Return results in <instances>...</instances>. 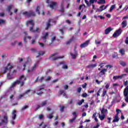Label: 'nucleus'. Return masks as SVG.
I'll list each match as a JSON object with an SVG mask.
<instances>
[{"label": "nucleus", "mask_w": 128, "mask_h": 128, "mask_svg": "<svg viewBox=\"0 0 128 128\" xmlns=\"http://www.w3.org/2000/svg\"><path fill=\"white\" fill-rule=\"evenodd\" d=\"M26 80V78L24 75H22L18 78V80L14 82L10 86V88H16V84H20V86H24V82Z\"/></svg>", "instance_id": "obj_1"}, {"label": "nucleus", "mask_w": 128, "mask_h": 128, "mask_svg": "<svg viewBox=\"0 0 128 128\" xmlns=\"http://www.w3.org/2000/svg\"><path fill=\"white\" fill-rule=\"evenodd\" d=\"M28 24L32 26L30 27V32H38V33L40 32V28H36V30H34V20H30L27 21L26 24V26H28Z\"/></svg>", "instance_id": "obj_2"}, {"label": "nucleus", "mask_w": 128, "mask_h": 128, "mask_svg": "<svg viewBox=\"0 0 128 128\" xmlns=\"http://www.w3.org/2000/svg\"><path fill=\"white\" fill-rule=\"evenodd\" d=\"M108 112V109H104V108H102L101 110V114H99L98 118H100V120H104V118H106V114Z\"/></svg>", "instance_id": "obj_3"}, {"label": "nucleus", "mask_w": 128, "mask_h": 128, "mask_svg": "<svg viewBox=\"0 0 128 128\" xmlns=\"http://www.w3.org/2000/svg\"><path fill=\"white\" fill-rule=\"evenodd\" d=\"M24 16H26L27 18H30V16H36V12H34L30 10L28 12H22Z\"/></svg>", "instance_id": "obj_4"}, {"label": "nucleus", "mask_w": 128, "mask_h": 128, "mask_svg": "<svg viewBox=\"0 0 128 128\" xmlns=\"http://www.w3.org/2000/svg\"><path fill=\"white\" fill-rule=\"evenodd\" d=\"M124 96L125 98V102H128V86L124 89Z\"/></svg>", "instance_id": "obj_5"}, {"label": "nucleus", "mask_w": 128, "mask_h": 128, "mask_svg": "<svg viewBox=\"0 0 128 128\" xmlns=\"http://www.w3.org/2000/svg\"><path fill=\"white\" fill-rule=\"evenodd\" d=\"M8 117L7 115H4V120H2L0 122V126H2L4 124H8Z\"/></svg>", "instance_id": "obj_6"}, {"label": "nucleus", "mask_w": 128, "mask_h": 128, "mask_svg": "<svg viewBox=\"0 0 128 128\" xmlns=\"http://www.w3.org/2000/svg\"><path fill=\"white\" fill-rule=\"evenodd\" d=\"M58 53H54V54H52V55H51L50 57H49V60L52 58V60H59V58H64V56H58V57H53L52 56H57Z\"/></svg>", "instance_id": "obj_7"}, {"label": "nucleus", "mask_w": 128, "mask_h": 128, "mask_svg": "<svg viewBox=\"0 0 128 128\" xmlns=\"http://www.w3.org/2000/svg\"><path fill=\"white\" fill-rule=\"evenodd\" d=\"M12 68H14V66L10 65V63H8L7 66L4 68L3 74H6L8 70H10V72Z\"/></svg>", "instance_id": "obj_8"}, {"label": "nucleus", "mask_w": 128, "mask_h": 128, "mask_svg": "<svg viewBox=\"0 0 128 128\" xmlns=\"http://www.w3.org/2000/svg\"><path fill=\"white\" fill-rule=\"evenodd\" d=\"M122 32V30L121 28L118 29L116 32L113 34V38H118L120 34Z\"/></svg>", "instance_id": "obj_9"}, {"label": "nucleus", "mask_w": 128, "mask_h": 128, "mask_svg": "<svg viewBox=\"0 0 128 128\" xmlns=\"http://www.w3.org/2000/svg\"><path fill=\"white\" fill-rule=\"evenodd\" d=\"M44 90V88L40 86L38 87L37 90H36V94H38V96H42L44 92L42 90Z\"/></svg>", "instance_id": "obj_10"}, {"label": "nucleus", "mask_w": 128, "mask_h": 128, "mask_svg": "<svg viewBox=\"0 0 128 128\" xmlns=\"http://www.w3.org/2000/svg\"><path fill=\"white\" fill-rule=\"evenodd\" d=\"M58 94L60 96H62L65 98H68V96H66V91L64 90H60L58 92Z\"/></svg>", "instance_id": "obj_11"}, {"label": "nucleus", "mask_w": 128, "mask_h": 128, "mask_svg": "<svg viewBox=\"0 0 128 128\" xmlns=\"http://www.w3.org/2000/svg\"><path fill=\"white\" fill-rule=\"evenodd\" d=\"M84 2L87 4L88 6H90L92 4H94V2H98V0H90L89 2L88 1V0H84Z\"/></svg>", "instance_id": "obj_12"}, {"label": "nucleus", "mask_w": 128, "mask_h": 128, "mask_svg": "<svg viewBox=\"0 0 128 128\" xmlns=\"http://www.w3.org/2000/svg\"><path fill=\"white\" fill-rule=\"evenodd\" d=\"M72 115L74 116V117L72 119L69 120L70 124H72V122H74L76 120V118H78V116H76V112H73Z\"/></svg>", "instance_id": "obj_13"}, {"label": "nucleus", "mask_w": 128, "mask_h": 128, "mask_svg": "<svg viewBox=\"0 0 128 128\" xmlns=\"http://www.w3.org/2000/svg\"><path fill=\"white\" fill-rule=\"evenodd\" d=\"M108 72V69H106V68L102 69L98 73V76L100 78H102V76H104V74H106V72Z\"/></svg>", "instance_id": "obj_14"}, {"label": "nucleus", "mask_w": 128, "mask_h": 128, "mask_svg": "<svg viewBox=\"0 0 128 128\" xmlns=\"http://www.w3.org/2000/svg\"><path fill=\"white\" fill-rule=\"evenodd\" d=\"M38 66V62H36L34 64V66L31 68V70H28V72H34V70H36V66Z\"/></svg>", "instance_id": "obj_15"}, {"label": "nucleus", "mask_w": 128, "mask_h": 128, "mask_svg": "<svg viewBox=\"0 0 128 128\" xmlns=\"http://www.w3.org/2000/svg\"><path fill=\"white\" fill-rule=\"evenodd\" d=\"M90 40H88L86 41L84 43L80 44V48H86L90 44Z\"/></svg>", "instance_id": "obj_16"}, {"label": "nucleus", "mask_w": 128, "mask_h": 128, "mask_svg": "<svg viewBox=\"0 0 128 128\" xmlns=\"http://www.w3.org/2000/svg\"><path fill=\"white\" fill-rule=\"evenodd\" d=\"M61 64H63L62 68H63L64 70H68V65H66V64H64V62H60L58 64V66H61Z\"/></svg>", "instance_id": "obj_17"}, {"label": "nucleus", "mask_w": 128, "mask_h": 128, "mask_svg": "<svg viewBox=\"0 0 128 128\" xmlns=\"http://www.w3.org/2000/svg\"><path fill=\"white\" fill-rule=\"evenodd\" d=\"M70 56H72V60H74L76 56H78V53L76 52V48L74 49V54H73L72 52H70Z\"/></svg>", "instance_id": "obj_18"}, {"label": "nucleus", "mask_w": 128, "mask_h": 128, "mask_svg": "<svg viewBox=\"0 0 128 128\" xmlns=\"http://www.w3.org/2000/svg\"><path fill=\"white\" fill-rule=\"evenodd\" d=\"M48 38V32H46L44 34V36L42 37V40H43L44 42H46V38Z\"/></svg>", "instance_id": "obj_19"}, {"label": "nucleus", "mask_w": 128, "mask_h": 128, "mask_svg": "<svg viewBox=\"0 0 128 128\" xmlns=\"http://www.w3.org/2000/svg\"><path fill=\"white\" fill-rule=\"evenodd\" d=\"M56 4H58L56 2H50V8L52 10H54V6H56Z\"/></svg>", "instance_id": "obj_20"}, {"label": "nucleus", "mask_w": 128, "mask_h": 128, "mask_svg": "<svg viewBox=\"0 0 128 128\" xmlns=\"http://www.w3.org/2000/svg\"><path fill=\"white\" fill-rule=\"evenodd\" d=\"M104 5L101 6L98 8L96 10V12H102V10H104Z\"/></svg>", "instance_id": "obj_21"}, {"label": "nucleus", "mask_w": 128, "mask_h": 128, "mask_svg": "<svg viewBox=\"0 0 128 128\" xmlns=\"http://www.w3.org/2000/svg\"><path fill=\"white\" fill-rule=\"evenodd\" d=\"M112 30H114V28H112L110 27H108V28L106 29V30L104 31L105 34H110V32H112Z\"/></svg>", "instance_id": "obj_22"}, {"label": "nucleus", "mask_w": 128, "mask_h": 128, "mask_svg": "<svg viewBox=\"0 0 128 128\" xmlns=\"http://www.w3.org/2000/svg\"><path fill=\"white\" fill-rule=\"evenodd\" d=\"M16 110H14L12 112V120H16Z\"/></svg>", "instance_id": "obj_23"}, {"label": "nucleus", "mask_w": 128, "mask_h": 128, "mask_svg": "<svg viewBox=\"0 0 128 128\" xmlns=\"http://www.w3.org/2000/svg\"><path fill=\"white\" fill-rule=\"evenodd\" d=\"M30 92V90H26L24 93L23 94H20L19 96V98H22V96H24L25 94H28V92Z\"/></svg>", "instance_id": "obj_24"}, {"label": "nucleus", "mask_w": 128, "mask_h": 128, "mask_svg": "<svg viewBox=\"0 0 128 128\" xmlns=\"http://www.w3.org/2000/svg\"><path fill=\"white\" fill-rule=\"evenodd\" d=\"M64 0H62L61 4V6H60V12H64Z\"/></svg>", "instance_id": "obj_25"}, {"label": "nucleus", "mask_w": 128, "mask_h": 128, "mask_svg": "<svg viewBox=\"0 0 128 128\" xmlns=\"http://www.w3.org/2000/svg\"><path fill=\"white\" fill-rule=\"evenodd\" d=\"M119 52L120 54L122 56L126 54V50L124 48H121L119 50Z\"/></svg>", "instance_id": "obj_26"}, {"label": "nucleus", "mask_w": 128, "mask_h": 128, "mask_svg": "<svg viewBox=\"0 0 128 128\" xmlns=\"http://www.w3.org/2000/svg\"><path fill=\"white\" fill-rule=\"evenodd\" d=\"M120 120V118H118V115H115L114 116V119L112 120L113 122H118Z\"/></svg>", "instance_id": "obj_27"}, {"label": "nucleus", "mask_w": 128, "mask_h": 128, "mask_svg": "<svg viewBox=\"0 0 128 128\" xmlns=\"http://www.w3.org/2000/svg\"><path fill=\"white\" fill-rule=\"evenodd\" d=\"M96 63L94 64H90L87 66L88 68H94L96 66Z\"/></svg>", "instance_id": "obj_28"}, {"label": "nucleus", "mask_w": 128, "mask_h": 128, "mask_svg": "<svg viewBox=\"0 0 128 128\" xmlns=\"http://www.w3.org/2000/svg\"><path fill=\"white\" fill-rule=\"evenodd\" d=\"M52 22V20L49 19L48 22L46 23V28H45V30H48V28H50V22Z\"/></svg>", "instance_id": "obj_29"}, {"label": "nucleus", "mask_w": 128, "mask_h": 128, "mask_svg": "<svg viewBox=\"0 0 128 128\" xmlns=\"http://www.w3.org/2000/svg\"><path fill=\"white\" fill-rule=\"evenodd\" d=\"M74 40V36H72L71 38H70L68 41L66 42V44H67V46L68 44H70Z\"/></svg>", "instance_id": "obj_30"}, {"label": "nucleus", "mask_w": 128, "mask_h": 128, "mask_svg": "<svg viewBox=\"0 0 128 128\" xmlns=\"http://www.w3.org/2000/svg\"><path fill=\"white\" fill-rule=\"evenodd\" d=\"M104 64H106V62H102L100 65L99 66H100V68H98V70H101L100 68H102L104 66Z\"/></svg>", "instance_id": "obj_31"}, {"label": "nucleus", "mask_w": 128, "mask_h": 128, "mask_svg": "<svg viewBox=\"0 0 128 128\" xmlns=\"http://www.w3.org/2000/svg\"><path fill=\"white\" fill-rule=\"evenodd\" d=\"M54 112H53L49 114L48 116H47V118H48L49 120H52V118H54Z\"/></svg>", "instance_id": "obj_32"}, {"label": "nucleus", "mask_w": 128, "mask_h": 128, "mask_svg": "<svg viewBox=\"0 0 128 128\" xmlns=\"http://www.w3.org/2000/svg\"><path fill=\"white\" fill-rule=\"evenodd\" d=\"M121 24L122 26V28H126V26H128V22L126 20L122 21Z\"/></svg>", "instance_id": "obj_33"}, {"label": "nucleus", "mask_w": 128, "mask_h": 128, "mask_svg": "<svg viewBox=\"0 0 128 128\" xmlns=\"http://www.w3.org/2000/svg\"><path fill=\"white\" fill-rule=\"evenodd\" d=\"M40 6H37L36 10V12L38 13V15L40 14Z\"/></svg>", "instance_id": "obj_34"}, {"label": "nucleus", "mask_w": 128, "mask_h": 128, "mask_svg": "<svg viewBox=\"0 0 128 128\" xmlns=\"http://www.w3.org/2000/svg\"><path fill=\"white\" fill-rule=\"evenodd\" d=\"M46 104H48V101H44V102H42L40 106H41V108H44V106H46Z\"/></svg>", "instance_id": "obj_35"}, {"label": "nucleus", "mask_w": 128, "mask_h": 128, "mask_svg": "<svg viewBox=\"0 0 128 128\" xmlns=\"http://www.w3.org/2000/svg\"><path fill=\"white\" fill-rule=\"evenodd\" d=\"M98 3L99 4H106V0H98Z\"/></svg>", "instance_id": "obj_36"}, {"label": "nucleus", "mask_w": 128, "mask_h": 128, "mask_svg": "<svg viewBox=\"0 0 128 128\" xmlns=\"http://www.w3.org/2000/svg\"><path fill=\"white\" fill-rule=\"evenodd\" d=\"M120 64L122 66H126V62L124 61L120 60Z\"/></svg>", "instance_id": "obj_37"}, {"label": "nucleus", "mask_w": 128, "mask_h": 128, "mask_svg": "<svg viewBox=\"0 0 128 128\" xmlns=\"http://www.w3.org/2000/svg\"><path fill=\"white\" fill-rule=\"evenodd\" d=\"M27 108H28V105L24 106L22 108L20 112H24V110H26Z\"/></svg>", "instance_id": "obj_38"}, {"label": "nucleus", "mask_w": 128, "mask_h": 128, "mask_svg": "<svg viewBox=\"0 0 128 128\" xmlns=\"http://www.w3.org/2000/svg\"><path fill=\"white\" fill-rule=\"evenodd\" d=\"M94 18H96V20L98 19V18H100V20H104V17L102 16H94Z\"/></svg>", "instance_id": "obj_39"}, {"label": "nucleus", "mask_w": 128, "mask_h": 128, "mask_svg": "<svg viewBox=\"0 0 128 128\" xmlns=\"http://www.w3.org/2000/svg\"><path fill=\"white\" fill-rule=\"evenodd\" d=\"M7 78L8 80H12V76L10 75V72L7 74Z\"/></svg>", "instance_id": "obj_40"}, {"label": "nucleus", "mask_w": 128, "mask_h": 128, "mask_svg": "<svg viewBox=\"0 0 128 128\" xmlns=\"http://www.w3.org/2000/svg\"><path fill=\"white\" fill-rule=\"evenodd\" d=\"M38 56H36V58H38L40 56H44V52L42 51H40L38 53Z\"/></svg>", "instance_id": "obj_41"}, {"label": "nucleus", "mask_w": 128, "mask_h": 128, "mask_svg": "<svg viewBox=\"0 0 128 128\" xmlns=\"http://www.w3.org/2000/svg\"><path fill=\"white\" fill-rule=\"evenodd\" d=\"M64 27H62V28H60L59 30V31L60 32H61L62 35L64 34Z\"/></svg>", "instance_id": "obj_42"}, {"label": "nucleus", "mask_w": 128, "mask_h": 128, "mask_svg": "<svg viewBox=\"0 0 128 128\" xmlns=\"http://www.w3.org/2000/svg\"><path fill=\"white\" fill-rule=\"evenodd\" d=\"M12 6H14L13 5H10L8 6V11L9 12H10V10H12Z\"/></svg>", "instance_id": "obj_43"}, {"label": "nucleus", "mask_w": 128, "mask_h": 128, "mask_svg": "<svg viewBox=\"0 0 128 128\" xmlns=\"http://www.w3.org/2000/svg\"><path fill=\"white\" fill-rule=\"evenodd\" d=\"M114 8H116V5H112V6H111V7L110 8V12H112V10H114Z\"/></svg>", "instance_id": "obj_44"}, {"label": "nucleus", "mask_w": 128, "mask_h": 128, "mask_svg": "<svg viewBox=\"0 0 128 128\" xmlns=\"http://www.w3.org/2000/svg\"><path fill=\"white\" fill-rule=\"evenodd\" d=\"M118 78H122V76H114L113 80H118Z\"/></svg>", "instance_id": "obj_45"}, {"label": "nucleus", "mask_w": 128, "mask_h": 128, "mask_svg": "<svg viewBox=\"0 0 128 128\" xmlns=\"http://www.w3.org/2000/svg\"><path fill=\"white\" fill-rule=\"evenodd\" d=\"M106 94V89H104L102 94V97L104 96Z\"/></svg>", "instance_id": "obj_46"}, {"label": "nucleus", "mask_w": 128, "mask_h": 128, "mask_svg": "<svg viewBox=\"0 0 128 128\" xmlns=\"http://www.w3.org/2000/svg\"><path fill=\"white\" fill-rule=\"evenodd\" d=\"M82 98H86V96H88V95L86 93H83L82 95Z\"/></svg>", "instance_id": "obj_47"}, {"label": "nucleus", "mask_w": 128, "mask_h": 128, "mask_svg": "<svg viewBox=\"0 0 128 128\" xmlns=\"http://www.w3.org/2000/svg\"><path fill=\"white\" fill-rule=\"evenodd\" d=\"M4 22H6V20L0 19V25L4 24Z\"/></svg>", "instance_id": "obj_48"}, {"label": "nucleus", "mask_w": 128, "mask_h": 128, "mask_svg": "<svg viewBox=\"0 0 128 128\" xmlns=\"http://www.w3.org/2000/svg\"><path fill=\"white\" fill-rule=\"evenodd\" d=\"M44 77L42 76L39 79L38 82H44Z\"/></svg>", "instance_id": "obj_49"}, {"label": "nucleus", "mask_w": 128, "mask_h": 128, "mask_svg": "<svg viewBox=\"0 0 128 128\" xmlns=\"http://www.w3.org/2000/svg\"><path fill=\"white\" fill-rule=\"evenodd\" d=\"M64 106H62L60 108V112H64Z\"/></svg>", "instance_id": "obj_50"}, {"label": "nucleus", "mask_w": 128, "mask_h": 128, "mask_svg": "<svg viewBox=\"0 0 128 128\" xmlns=\"http://www.w3.org/2000/svg\"><path fill=\"white\" fill-rule=\"evenodd\" d=\"M44 114H40L38 118H39V120H42V118H44Z\"/></svg>", "instance_id": "obj_51"}, {"label": "nucleus", "mask_w": 128, "mask_h": 128, "mask_svg": "<svg viewBox=\"0 0 128 128\" xmlns=\"http://www.w3.org/2000/svg\"><path fill=\"white\" fill-rule=\"evenodd\" d=\"M96 82L98 84H100V82H102V80L101 81H99L98 80H96Z\"/></svg>", "instance_id": "obj_52"}, {"label": "nucleus", "mask_w": 128, "mask_h": 128, "mask_svg": "<svg viewBox=\"0 0 128 128\" xmlns=\"http://www.w3.org/2000/svg\"><path fill=\"white\" fill-rule=\"evenodd\" d=\"M38 44H39L40 46L42 48H44V43L38 42Z\"/></svg>", "instance_id": "obj_53"}, {"label": "nucleus", "mask_w": 128, "mask_h": 128, "mask_svg": "<svg viewBox=\"0 0 128 128\" xmlns=\"http://www.w3.org/2000/svg\"><path fill=\"white\" fill-rule=\"evenodd\" d=\"M86 86H88V84H86V83H84L82 85V88H86Z\"/></svg>", "instance_id": "obj_54"}, {"label": "nucleus", "mask_w": 128, "mask_h": 128, "mask_svg": "<svg viewBox=\"0 0 128 128\" xmlns=\"http://www.w3.org/2000/svg\"><path fill=\"white\" fill-rule=\"evenodd\" d=\"M56 36H54L52 38V39H51L52 42H54V40H56Z\"/></svg>", "instance_id": "obj_55"}, {"label": "nucleus", "mask_w": 128, "mask_h": 128, "mask_svg": "<svg viewBox=\"0 0 128 128\" xmlns=\"http://www.w3.org/2000/svg\"><path fill=\"white\" fill-rule=\"evenodd\" d=\"M120 109H117L116 110V116H118V114H120Z\"/></svg>", "instance_id": "obj_56"}, {"label": "nucleus", "mask_w": 128, "mask_h": 128, "mask_svg": "<svg viewBox=\"0 0 128 128\" xmlns=\"http://www.w3.org/2000/svg\"><path fill=\"white\" fill-rule=\"evenodd\" d=\"M95 44H100V42L98 41V40H96Z\"/></svg>", "instance_id": "obj_57"}, {"label": "nucleus", "mask_w": 128, "mask_h": 128, "mask_svg": "<svg viewBox=\"0 0 128 128\" xmlns=\"http://www.w3.org/2000/svg\"><path fill=\"white\" fill-rule=\"evenodd\" d=\"M124 86H128V80H126V82L124 81Z\"/></svg>", "instance_id": "obj_58"}, {"label": "nucleus", "mask_w": 128, "mask_h": 128, "mask_svg": "<svg viewBox=\"0 0 128 128\" xmlns=\"http://www.w3.org/2000/svg\"><path fill=\"white\" fill-rule=\"evenodd\" d=\"M40 105H38L37 106V107L36 108V110H35V111H36L38 110V108H40Z\"/></svg>", "instance_id": "obj_59"}, {"label": "nucleus", "mask_w": 128, "mask_h": 128, "mask_svg": "<svg viewBox=\"0 0 128 128\" xmlns=\"http://www.w3.org/2000/svg\"><path fill=\"white\" fill-rule=\"evenodd\" d=\"M106 68H112V65H106Z\"/></svg>", "instance_id": "obj_60"}, {"label": "nucleus", "mask_w": 128, "mask_h": 128, "mask_svg": "<svg viewBox=\"0 0 128 128\" xmlns=\"http://www.w3.org/2000/svg\"><path fill=\"white\" fill-rule=\"evenodd\" d=\"M51 78H52V77L48 76L47 78L46 79V81L48 82V80H50Z\"/></svg>", "instance_id": "obj_61"}, {"label": "nucleus", "mask_w": 128, "mask_h": 128, "mask_svg": "<svg viewBox=\"0 0 128 128\" xmlns=\"http://www.w3.org/2000/svg\"><path fill=\"white\" fill-rule=\"evenodd\" d=\"M68 85H65L64 86V90H68Z\"/></svg>", "instance_id": "obj_62"}, {"label": "nucleus", "mask_w": 128, "mask_h": 128, "mask_svg": "<svg viewBox=\"0 0 128 128\" xmlns=\"http://www.w3.org/2000/svg\"><path fill=\"white\" fill-rule=\"evenodd\" d=\"M125 43L126 44H128V37L126 38V40H125Z\"/></svg>", "instance_id": "obj_63"}, {"label": "nucleus", "mask_w": 128, "mask_h": 128, "mask_svg": "<svg viewBox=\"0 0 128 128\" xmlns=\"http://www.w3.org/2000/svg\"><path fill=\"white\" fill-rule=\"evenodd\" d=\"M124 72H126V73L128 72V68H126L124 70Z\"/></svg>", "instance_id": "obj_64"}]
</instances>
